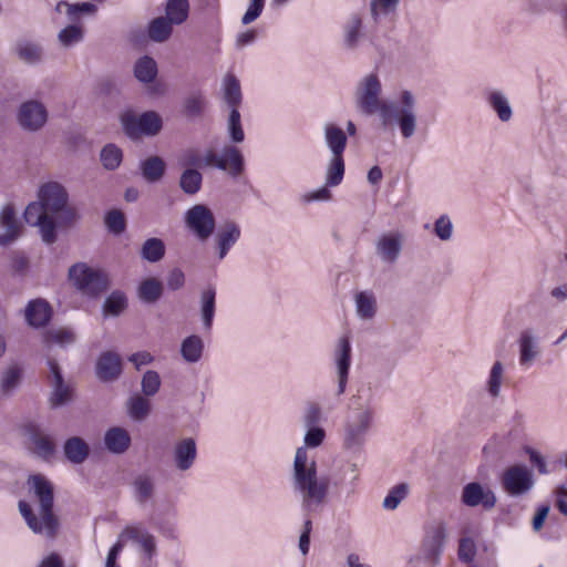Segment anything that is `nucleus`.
<instances>
[{
  "label": "nucleus",
  "instance_id": "nucleus-61",
  "mask_svg": "<svg viewBox=\"0 0 567 567\" xmlns=\"http://www.w3.org/2000/svg\"><path fill=\"white\" fill-rule=\"evenodd\" d=\"M179 164L186 168L203 167L202 152L198 147H188L183 151L179 157Z\"/></svg>",
  "mask_w": 567,
  "mask_h": 567
},
{
  "label": "nucleus",
  "instance_id": "nucleus-25",
  "mask_svg": "<svg viewBox=\"0 0 567 567\" xmlns=\"http://www.w3.org/2000/svg\"><path fill=\"white\" fill-rule=\"evenodd\" d=\"M200 320L205 331H210L216 310V288L208 286L200 291L199 296Z\"/></svg>",
  "mask_w": 567,
  "mask_h": 567
},
{
  "label": "nucleus",
  "instance_id": "nucleus-57",
  "mask_svg": "<svg viewBox=\"0 0 567 567\" xmlns=\"http://www.w3.org/2000/svg\"><path fill=\"white\" fill-rule=\"evenodd\" d=\"M141 386L144 395H155L161 388L159 374L154 370H147L142 377Z\"/></svg>",
  "mask_w": 567,
  "mask_h": 567
},
{
  "label": "nucleus",
  "instance_id": "nucleus-55",
  "mask_svg": "<svg viewBox=\"0 0 567 567\" xmlns=\"http://www.w3.org/2000/svg\"><path fill=\"white\" fill-rule=\"evenodd\" d=\"M399 3L400 0H372L370 2L371 18L378 23L382 17L393 13Z\"/></svg>",
  "mask_w": 567,
  "mask_h": 567
},
{
  "label": "nucleus",
  "instance_id": "nucleus-30",
  "mask_svg": "<svg viewBox=\"0 0 567 567\" xmlns=\"http://www.w3.org/2000/svg\"><path fill=\"white\" fill-rule=\"evenodd\" d=\"M104 445L113 454H123L131 445V436L124 427L114 426L105 432Z\"/></svg>",
  "mask_w": 567,
  "mask_h": 567
},
{
  "label": "nucleus",
  "instance_id": "nucleus-63",
  "mask_svg": "<svg viewBox=\"0 0 567 567\" xmlns=\"http://www.w3.org/2000/svg\"><path fill=\"white\" fill-rule=\"evenodd\" d=\"M302 421L305 426L318 425L322 421V410L320 404L317 402H309L305 409Z\"/></svg>",
  "mask_w": 567,
  "mask_h": 567
},
{
  "label": "nucleus",
  "instance_id": "nucleus-52",
  "mask_svg": "<svg viewBox=\"0 0 567 567\" xmlns=\"http://www.w3.org/2000/svg\"><path fill=\"white\" fill-rule=\"evenodd\" d=\"M122 150L115 144L105 145L100 154V159L105 169L114 171L122 163Z\"/></svg>",
  "mask_w": 567,
  "mask_h": 567
},
{
  "label": "nucleus",
  "instance_id": "nucleus-27",
  "mask_svg": "<svg viewBox=\"0 0 567 567\" xmlns=\"http://www.w3.org/2000/svg\"><path fill=\"white\" fill-rule=\"evenodd\" d=\"M323 138L327 148L331 155H343L347 147L348 137L346 132L333 123H327L323 126Z\"/></svg>",
  "mask_w": 567,
  "mask_h": 567
},
{
  "label": "nucleus",
  "instance_id": "nucleus-4",
  "mask_svg": "<svg viewBox=\"0 0 567 567\" xmlns=\"http://www.w3.org/2000/svg\"><path fill=\"white\" fill-rule=\"evenodd\" d=\"M361 400L362 396L358 395V402L350 409L342 424V446L352 453L362 451L374 421V409L370 404L371 394L364 402Z\"/></svg>",
  "mask_w": 567,
  "mask_h": 567
},
{
  "label": "nucleus",
  "instance_id": "nucleus-9",
  "mask_svg": "<svg viewBox=\"0 0 567 567\" xmlns=\"http://www.w3.org/2000/svg\"><path fill=\"white\" fill-rule=\"evenodd\" d=\"M184 223L199 241H206L216 229L215 216L204 204H196L188 208L184 215Z\"/></svg>",
  "mask_w": 567,
  "mask_h": 567
},
{
  "label": "nucleus",
  "instance_id": "nucleus-21",
  "mask_svg": "<svg viewBox=\"0 0 567 567\" xmlns=\"http://www.w3.org/2000/svg\"><path fill=\"white\" fill-rule=\"evenodd\" d=\"M18 118L24 130L38 131L45 124L48 113L43 104L29 101L20 106Z\"/></svg>",
  "mask_w": 567,
  "mask_h": 567
},
{
  "label": "nucleus",
  "instance_id": "nucleus-51",
  "mask_svg": "<svg viewBox=\"0 0 567 567\" xmlns=\"http://www.w3.org/2000/svg\"><path fill=\"white\" fill-rule=\"evenodd\" d=\"M504 371L505 368L501 361L493 363L486 382L487 392L492 398H498L501 394Z\"/></svg>",
  "mask_w": 567,
  "mask_h": 567
},
{
  "label": "nucleus",
  "instance_id": "nucleus-11",
  "mask_svg": "<svg viewBox=\"0 0 567 567\" xmlns=\"http://www.w3.org/2000/svg\"><path fill=\"white\" fill-rule=\"evenodd\" d=\"M501 483L508 495L517 497L532 491L535 480L530 468L523 464H515L503 472Z\"/></svg>",
  "mask_w": 567,
  "mask_h": 567
},
{
  "label": "nucleus",
  "instance_id": "nucleus-24",
  "mask_svg": "<svg viewBox=\"0 0 567 567\" xmlns=\"http://www.w3.org/2000/svg\"><path fill=\"white\" fill-rule=\"evenodd\" d=\"M355 315L362 321H371L378 311V301L373 291H358L353 298Z\"/></svg>",
  "mask_w": 567,
  "mask_h": 567
},
{
  "label": "nucleus",
  "instance_id": "nucleus-6",
  "mask_svg": "<svg viewBox=\"0 0 567 567\" xmlns=\"http://www.w3.org/2000/svg\"><path fill=\"white\" fill-rule=\"evenodd\" d=\"M69 279L82 293L99 296L109 287L107 276L85 262H76L69 269Z\"/></svg>",
  "mask_w": 567,
  "mask_h": 567
},
{
  "label": "nucleus",
  "instance_id": "nucleus-56",
  "mask_svg": "<svg viewBox=\"0 0 567 567\" xmlns=\"http://www.w3.org/2000/svg\"><path fill=\"white\" fill-rule=\"evenodd\" d=\"M127 306L126 297L121 291H113L103 303L105 315L118 316Z\"/></svg>",
  "mask_w": 567,
  "mask_h": 567
},
{
  "label": "nucleus",
  "instance_id": "nucleus-23",
  "mask_svg": "<svg viewBox=\"0 0 567 567\" xmlns=\"http://www.w3.org/2000/svg\"><path fill=\"white\" fill-rule=\"evenodd\" d=\"M122 372V361L117 353L103 352L96 362V375L103 382L117 379Z\"/></svg>",
  "mask_w": 567,
  "mask_h": 567
},
{
  "label": "nucleus",
  "instance_id": "nucleus-26",
  "mask_svg": "<svg viewBox=\"0 0 567 567\" xmlns=\"http://www.w3.org/2000/svg\"><path fill=\"white\" fill-rule=\"evenodd\" d=\"M51 315L50 305L42 299L29 301L24 311L27 322L34 328L44 327L50 321Z\"/></svg>",
  "mask_w": 567,
  "mask_h": 567
},
{
  "label": "nucleus",
  "instance_id": "nucleus-64",
  "mask_svg": "<svg viewBox=\"0 0 567 567\" xmlns=\"http://www.w3.org/2000/svg\"><path fill=\"white\" fill-rule=\"evenodd\" d=\"M48 338L50 341L58 343L61 347H66L75 342L76 337L75 333L70 329H59L55 331H50L48 333Z\"/></svg>",
  "mask_w": 567,
  "mask_h": 567
},
{
  "label": "nucleus",
  "instance_id": "nucleus-2",
  "mask_svg": "<svg viewBox=\"0 0 567 567\" xmlns=\"http://www.w3.org/2000/svg\"><path fill=\"white\" fill-rule=\"evenodd\" d=\"M290 481L291 489L306 512H316L326 504L329 480L318 476L317 464L308 460L303 446L296 450Z\"/></svg>",
  "mask_w": 567,
  "mask_h": 567
},
{
  "label": "nucleus",
  "instance_id": "nucleus-40",
  "mask_svg": "<svg viewBox=\"0 0 567 567\" xmlns=\"http://www.w3.org/2000/svg\"><path fill=\"white\" fill-rule=\"evenodd\" d=\"M344 168L343 155H331L326 168V186L336 187L340 185L344 176Z\"/></svg>",
  "mask_w": 567,
  "mask_h": 567
},
{
  "label": "nucleus",
  "instance_id": "nucleus-46",
  "mask_svg": "<svg viewBox=\"0 0 567 567\" xmlns=\"http://www.w3.org/2000/svg\"><path fill=\"white\" fill-rule=\"evenodd\" d=\"M147 32L152 41L164 42L173 32V23L165 17H157L150 22Z\"/></svg>",
  "mask_w": 567,
  "mask_h": 567
},
{
  "label": "nucleus",
  "instance_id": "nucleus-43",
  "mask_svg": "<svg viewBox=\"0 0 567 567\" xmlns=\"http://www.w3.org/2000/svg\"><path fill=\"white\" fill-rule=\"evenodd\" d=\"M163 293V285L156 278H147L143 280L138 288V298L146 303L156 302Z\"/></svg>",
  "mask_w": 567,
  "mask_h": 567
},
{
  "label": "nucleus",
  "instance_id": "nucleus-58",
  "mask_svg": "<svg viewBox=\"0 0 567 567\" xmlns=\"http://www.w3.org/2000/svg\"><path fill=\"white\" fill-rule=\"evenodd\" d=\"M526 423V414L522 410H515L508 420V433L507 436L509 440L518 439L525 429Z\"/></svg>",
  "mask_w": 567,
  "mask_h": 567
},
{
  "label": "nucleus",
  "instance_id": "nucleus-12",
  "mask_svg": "<svg viewBox=\"0 0 567 567\" xmlns=\"http://www.w3.org/2000/svg\"><path fill=\"white\" fill-rule=\"evenodd\" d=\"M25 223L38 227L42 240L45 244H53L56 240V220L50 215L40 200L30 203L24 210Z\"/></svg>",
  "mask_w": 567,
  "mask_h": 567
},
{
  "label": "nucleus",
  "instance_id": "nucleus-35",
  "mask_svg": "<svg viewBox=\"0 0 567 567\" xmlns=\"http://www.w3.org/2000/svg\"><path fill=\"white\" fill-rule=\"evenodd\" d=\"M140 169L143 178L146 182L157 183L165 175L166 163L162 157L154 155L142 161L140 164Z\"/></svg>",
  "mask_w": 567,
  "mask_h": 567
},
{
  "label": "nucleus",
  "instance_id": "nucleus-16",
  "mask_svg": "<svg viewBox=\"0 0 567 567\" xmlns=\"http://www.w3.org/2000/svg\"><path fill=\"white\" fill-rule=\"evenodd\" d=\"M240 237L241 228L235 220L227 219L219 225L214 237V248L219 261L226 258Z\"/></svg>",
  "mask_w": 567,
  "mask_h": 567
},
{
  "label": "nucleus",
  "instance_id": "nucleus-29",
  "mask_svg": "<svg viewBox=\"0 0 567 567\" xmlns=\"http://www.w3.org/2000/svg\"><path fill=\"white\" fill-rule=\"evenodd\" d=\"M485 101L502 122L506 123L512 120L513 109L507 95L503 91L489 90L485 94Z\"/></svg>",
  "mask_w": 567,
  "mask_h": 567
},
{
  "label": "nucleus",
  "instance_id": "nucleus-50",
  "mask_svg": "<svg viewBox=\"0 0 567 567\" xmlns=\"http://www.w3.org/2000/svg\"><path fill=\"white\" fill-rule=\"evenodd\" d=\"M127 413L134 421H143L147 417L151 411L150 401L140 395L135 394L127 400Z\"/></svg>",
  "mask_w": 567,
  "mask_h": 567
},
{
  "label": "nucleus",
  "instance_id": "nucleus-22",
  "mask_svg": "<svg viewBox=\"0 0 567 567\" xmlns=\"http://www.w3.org/2000/svg\"><path fill=\"white\" fill-rule=\"evenodd\" d=\"M462 502L470 507L483 505L485 509H491L496 504V496L491 489L485 491L480 483L472 482L463 487Z\"/></svg>",
  "mask_w": 567,
  "mask_h": 567
},
{
  "label": "nucleus",
  "instance_id": "nucleus-37",
  "mask_svg": "<svg viewBox=\"0 0 567 567\" xmlns=\"http://www.w3.org/2000/svg\"><path fill=\"white\" fill-rule=\"evenodd\" d=\"M207 101L202 91L190 92L183 101V114L187 118H197L204 114Z\"/></svg>",
  "mask_w": 567,
  "mask_h": 567
},
{
  "label": "nucleus",
  "instance_id": "nucleus-59",
  "mask_svg": "<svg viewBox=\"0 0 567 567\" xmlns=\"http://www.w3.org/2000/svg\"><path fill=\"white\" fill-rule=\"evenodd\" d=\"M453 229V223L446 214L441 215L434 221L433 231L435 236L442 241H449L452 238Z\"/></svg>",
  "mask_w": 567,
  "mask_h": 567
},
{
  "label": "nucleus",
  "instance_id": "nucleus-8",
  "mask_svg": "<svg viewBox=\"0 0 567 567\" xmlns=\"http://www.w3.org/2000/svg\"><path fill=\"white\" fill-rule=\"evenodd\" d=\"M332 362L337 381L336 396L340 398L346 392L352 362V346L348 334L338 338L332 351Z\"/></svg>",
  "mask_w": 567,
  "mask_h": 567
},
{
  "label": "nucleus",
  "instance_id": "nucleus-42",
  "mask_svg": "<svg viewBox=\"0 0 567 567\" xmlns=\"http://www.w3.org/2000/svg\"><path fill=\"white\" fill-rule=\"evenodd\" d=\"M188 0H167L165 6V18L173 24L179 25L185 22L188 18Z\"/></svg>",
  "mask_w": 567,
  "mask_h": 567
},
{
  "label": "nucleus",
  "instance_id": "nucleus-53",
  "mask_svg": "<svg viewBox=\"0 0 567 567\" xmlns=\"http://www.w3.org/2000/svg\"><path fill=\"white\" fill-rule=\"evenodd\" d=\"M227 133L230 141L235 144H239L245 140V132L241 125L240 113L236 109L229 111L227 120Z\"/></svg>",
  "mask_w": 567,
  "mask_h": 567
},
{
  "label": "nucleus",
  "instance_id": "nucleus-18",
  "mask_svg": "<svg viewBox=\"0 0 567 567\" xmlns=\"http://www.w3.org/2000/svg\"><path fill=\"white\" fill-rule=\"evenodd\" d=\"M369 40L363 19L359 13H352L342 24V45L349 51H355Z\"/></svg>",
  "mask_w": 567,
  "mask_h": 567
},
{
  "label": "nucleus",
  "instance_id": "nucleus-34",
  "mask_svg": "<svg viewBox=\"0 0 567 567\" xmlns=\"http://www.w3.org/2000/svg\"><path fill=\"white\" fill-rule=\"evenodd\" d=\"M62 9H65L68 21L76 23H79L81 14L94 16L97 11V7L92 2L69 3L64 0L59 1L55 6L56 12H62Z\"/></svg>",
  "mask_w": 567,
  "mask_h": 567
},
{
  "label": "nucleus",
  "instance_id": "nucleus-3",
  "mask_svg": "<svg viewBox=\"0 0 567 567\" xmlns=\"http://www.w3.org/2000/svg\"><path fill=\"white\" fill-rule=\"evenodd\" d=\"M28 483L39 501V516H37L31 506L23 501L19 502V512L24 518L28 527L34 534H43L47 537H54L59 527V522L58 517L53 513V486L40 474L31 475Z\"/></svg>",
  "mask_w": 567,
  "mask_h": 567
},
{
  "label": "nucleus",
  "instance_id": "nucleus-33",
  "mask_svg": "<svg viewBox=\"0 0 567 567\" xmlns=\"http://www.w3.org/2000/svg\"><path fill=\"white\" fill-rule=\"evenodd\" d=\"M63 452L72 464H82L90 454L87 443L80 436L69 437L63 444Z\"/></svg>",
  "mask_w": 567,
  "mask_h": 567
},
{
  "label": "nucleus",
  "instance_id": "nucleus-47",
  "mask_svg": "<svg viewBox=\"0 0 567 567\" xmlns=\"http://www.w3.org/2000/svg\"><path fill=\"white\" fill-rule=\"evenodd\" d=\"M84 39V28L76 22H70L58 33V40L63 48H71Z\"/></svg>",
  "mask_w": 567,
  "mask_h": 567
},
{
  "label": "nucleus",
  "instance_id": "nucleus-19",
  "mask_svg": "<svg viewBox=\"0 0 567 567\" xmlns=\"http://www.w3.org/2000/svg\"><path fill=\"white\" fill-rule=\"evenodd\" d=\"M48 364L52 374V391L49 402L52 408H59L72 400L73 390L71 385L64 381L58 362L54 360H49Z\"/></svg>",
  "mask_w": 567,
  "mask_h": 567
},
{
  "label": "nucleus",
  "instance_id": "nucleus-28",
  "mask_svg": "<svg viewBox=\"0 0 567 567\" xmlns=\"http://www.w3.org/2000/svg\"><path fill=\"white\" fill-rule=\"evenodd\" d=\"M223 100L229 111L238 110L243 102V93L239 80L233 73H227L221 81Z\"/></svg>",
  "mask_w": 567,
  "mask_h": 567
},
{
  "label": "nucleus",
  "instance_id": "nucleus-15",
  "mask_svg": "<svg viewBox=\"0 0 567 567\" xmlns=\"http://www.w3.org/2000/svg\"><path fill=\"white\" fill-rule=\"evenodd\" d=\"M197 443L194 437H181L174 442L171 451V461L178 472L193 468L197 460Z\"/></svg>",
  "mask_w": 567,
  "mask_h": 567
},
{
  "label": "nucleus",
  "instance_id": "nucleus-39",
  "mask_svg": "<svg viewBox=\"0 0 567 567\" xmlns=\"http://www.w3.org/2000/svg\"><path fill=\"white\" fill-rule=\"evenodd\" d=\"M30 441L37 456L44 461H49L55 453V445L50 436L41 434L38 431L30 433Z\"/></svg>",
  "mask_w": 567,
  "mask_h": 567
},
{
  "label": "nucleus",
  "instance_id": "nucleus-36",
  "mask_svg": "<svg viewBox=\"0 0 567 567\" xmlns=\"http://www.w3.org/2000/svg\"><path fill=\"white\" fill-rule=\"evenodd\" d=\"M204 341L197 334L186 337L181 343V355L187 363H196L202 359Z\"/></svg>",
  "mask_w": 567,
  "mask_h": 567
},
{
  "label": "nucleus",
  "instance_id": "nucleus-7",
  "mask_svg": "<svg viewBox=\"0 0 567 567\" xmlns=\"http://www.w3.org/2000/svg\"><path fill=\"white\" fill-rule=\"evenodd\" d=\"M202 158L203 167H216L227 172L233 178L238 177L245 171L244 155L234 145L225 146L220 156L214 150L207 148L202 154Z\"/></svg>",
  "mask_w": 567,
  "mask_h": 567
},
{
  "label": "nucleus",
  "instance_id": "nucleus-62",
  "mask_svg": "<svg viewBox=\"0 0 567 567\" xmlns=\"http://www.w3.org/2000/svg\"><path fill=\"white\" fill-rule=\"evenodd\" d=\"M105 225L111 233L122 234L126 226L123 213L117 209L109 212L105 217Z\"/></svg>",
  "mask_w": 567,
  "mask_h": 567
},
{
  "label": "nucleus",
  "instance_id": "nucleus-45",
  "mask_svg": "<svg viewBox=\"0 0 567 567\" xmlns=\"http://www.w3.org/2000/svg\"><path fill=\"white\" fill-rule=\"evenodd\" d=\"M16 50L19 59L28 64L39 63L43 54L42 47L39 43L28 40L18 42Z\"/></svg>",
  "mask_w": 567,
  "mask_h": 567
},
{
  "label": "nucleus",
  "instance_id": "nucleus-20",
  "mask_svg": "<svg viewBox=\"0 0 567 567\" xmlns=\"http://www.w3.org/2000/svg\"><path fill=\"white\" fill-rule=\"evenodd\" d=\"M121 537H126L138 545L140 553L151 561L157 554V543L153 534L142 526H127L121 533Z\"/></svg>",
  "mask_w": 567,
  "mask_h": 567
},
{
  "label": "nucleus",
  "instance_id": "nucleus-49",
  "mask_svg": "<svg viewBox=\"0 0 567 567\" xmlns=\"http://www.w3.org/2000/svg\"><path fill=\"white\" fill-rule=\"evenodd\" d=\"M135 76L143 83H151L157 75V64L153 58L143 56L135 63Z\"/></svg>",
  "mask_w": 567,
  "mask_h": 567
},
{
  "label": "nucleus",
  "instance_id": "nucleus-14",
  "mask_svg": "<svg viewBox=\"0 0 567 567\" xmlns=\"http://www.w3.org/2000/svg\"><path fill=\"white\" fill-rule=\"evenodd\" d=\"M162 118L154 111H147L136 117L133 114L122 116V125L126 135L136 137L140 134L147 136L156 135L162 128Z\"/></svg>",
  "mask_w": 567,
  "mask_h": 567
},
{
  "label": "nucleus",
  "instance_id": "nucleus-54",
  "mask_svg": "<svg viewBox=\"0 0 567 567\" xmlns=\"http://www.w3.org/2000/svg\"><path fill=\"white\" fill-rule=\"evenodd\" d=\"M409 494V485L405 483H400L393 486L388 495L384 497L382 506L386 511H394L398 508L400 503L408 496Z\"/></svg>",
  "mask_w": 567,
  "mask_h": 567
},
{
  "label": "nucleus",
  "instance_id": "nucleus-41",
  "mask_svg": "<svg viewBox=\"0 0 567 567\" xmlns=\"http://www.w3.org/2000/svg\"><path fill=\"white\" fill-rule=\"evenodd\" d=\"M203 184V175L196 168H185L179 176L178 185L186 195H196Z\"/></svg>",
  "mask_w": 567,
  "mask_h": 567
},
{
  "label": "nucleus",
  "instance_id": "nucleus-38",
  "mask_svg": "<svg viewBox=\"0 0 567 567\" xmlns=\"http://www.w3.org/2000/svg\"><path fill=\"white\" fill-rule=\"evenodd\" d=\"M134 498L138 504H145L155 492L154 478L148 474H140L133 482Z\"/></svg>",
  "mask_w": 567,
  "mask_h": 567
},
{
  "label": "nucleus",
  "instance_id": "nucleus-17",
  "mask_svg": "<svg viewBox=\"0 0 567 567\" xmlns=\"http://www.w3.org/2000/svg\"><path fill=\"white\" fill-rule=\"evenodd\" d=\"M404 234L399 230H391L381 234L375 240V252L381 261L394 264L402 254Z\"/></svg>",
  "mask_w": 567,
  "mask_h": 567
},
{
  "label": "nucleus",
  "instance_id": "nucleus-31",
  "mask_svg": "<svg viewBox=\"0 0 567 567\" xmlns=\"http://www.w3.org/2000/svg\"><path fill=\"white\" fill-rule=\"evenodd\" d=\"M359 480V470L355 463L338 466L331 474V482L336 488L349 487L353 492Z\"/></svg>",
  "mask_w": 567,
  "mask_h": 567
},
{
  "label": "nucleus",
  "instance_id": "nucleus-5",
  "mask_svg": "<svg viewBox=\"0 0 567 567\" xmlns=\"http://www.w3.org/2000/svg\"><path fill=\"white\" fill-rule=\"evenodd\" d=\"M38 199L55 216L60 227H72L80 219L78 209L69 204L68 190L58 182L42 184L38 190Z\"/></svg>",
  "mask_w": 567,
  "mask_h": 567
},
{
  "label": "nucleus",
  "instance_id": "nucleus-44",
  "mask_svg": "<svg viewBox=\"0 0 567 567\" xmlns=\"http://www.w3.org/2000/svg\"><path fill=\"white\" fill-rule=\"evenodd\" d=\"M166 247L162 239L152 237L146 239L141 247L142 259L148 262H157L165 256Z\"/></svg>",
  "mask_w": 567,
  "mask_h": 567
},
{
  "label": "nucleus",
  "instance_id": "nucleus-13",
  "mask_svg": "<svg viewBox=\"0 0 567 567\" xmlns=\"http://www.w3.org/2000/svg\"><path fill=\"white\" fill-rule=\"evenodd\" d=\"M446 539V526L443 522H433L426 527L425 536L417 559H424L431 565L440 561Z\"/></svg>",
  "mask_w": 567,
  "mask_h": 567
},
{
  "label": "nucleus",
  "instance_id": "nucleus-32",
  "mask_svg": "<svg viewBox=\"0 0 567 567\" xmlns=\"http://www.w3.org/2000/svg\"><path fill=\"white\" fill-rule=\"evenodd\" d=\"M0 224L4 228V234L0 235V246H8L18 236L20 225L16 218V213L12 206L7 205L2 208L0 214Z\"/></svg>",
  "mask_w": 567,
  "mask_h": 567
},
{
  "label": "nucleus",
  "instance_id": "nucleus-10",
  "mask_svg": "<svg viewBox=\"0 0 567 567\" xmlns=\"http://www.w3.org/2000/svg\"><path fill=\"white\" fill-rule=\"evenodd\" d=\"M518 365L529 370L543 354L542 338L534 327L523 328L516 338Z\"/></svg>",
  "mask_w": 567,
  "mask_h": 567
},
{
  "label": "nucleus",
  "instance_id": "nucleus-60",
  "mask_svg": "<svg viewBox=\"0 0 567 567\" xmlns=\"http://www.w3.org/2000/svg\"><path fill=\"white\" fill-rule=\"evenodd\" d=\"M308 430L305 433L303 436V447L306 450L309 449H316L320 446L324 439H326V431L321 426L315 425V426H306Z\"/></svg>",
  "mask_w": 567,
  "mask_h": 567
},
{
  "label": "nucleus",
  "instance_id": "nucleus-1",
  "mask_svg": "<svg viewBox=\"0 0 567 567\" xmlns=\"http://www.w3.org/2000/svg\"><path fill=\"white\" fill-rule=\"evenodd\" d=\"M353 101L357 111L364 116L378 115L384 130L399 127L405 140L417 130L416 99L411 91L401 92L399 100L382 97V83L377 73L363 75L355 84Z\"/></svg>",
  "mask_w": 567,
  "mask_h": 567
},
{
  "label": "nucleus",
  "instance_id": "nucleus-48",
  "mask_svg": "<svg viewBox=\"0 0 567 567\" xmlns=\"http://www.w3.org/2000/svg\"><path fill=\"white\" fill-rule=\"evenodd\" d=\"M21 378V367L18 364L9 365L1 374L0 391L6 395L11 394L19 386Z\"/></svg>",
  "mask_w": 567,
  "mask_h": 567
}]
</instances>
